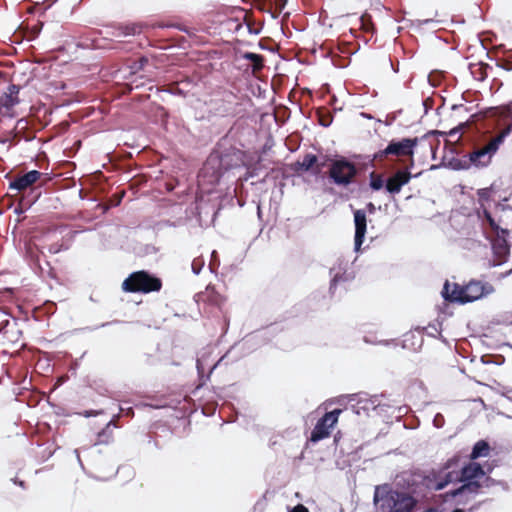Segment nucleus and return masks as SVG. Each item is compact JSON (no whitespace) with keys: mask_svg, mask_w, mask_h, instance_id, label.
<instances>
[{"mask_svg":"<svg viewBox=\"0 0 512 512\" xmlns=\"http://www.w3.org/2000/svg\"><path fill=\"white\" fill-rule=\"evenodd\" d=\"M148 62H149V60L147 57H145V56L139 57L138 59L132 61L131 64L129 65L130 72L132 74L138 73L139 71L144 69V67L148 64Z\"/></svg>","mask_w":512,"mask_h":512,"instance_id":"c9c22d12","label":"nucleus"},{"mask_svg":"<svg viewBox=\"0 0 512 512\" xmlns=\"http://www.w3.org/2000/svg\"><path fill=\"white\" fill-rule=\"evenodd\" d=\"M14 136H20L24 141L30 142L35 139V132L30 127L29 122L26 118H20L17 120L16 125L13 129Z\"/></svg>","mask_w":512,"mask_h":512,"instance_id":"412c9836","label":"nucleus"},{"mask_svg":"<svg viewBox=\"0 0 512 512\" xmlns=\"http://www.w3.org/2000/svg\"><path fill=\"white\" fill-rule=\"evenodd\" d=\"M512 133V122L496 137L500 139L501 144L505 141L506 137Z\"/></svg>","mask_w":512,"mask_h":512,"instance_id":"052dcab7","label":"nucleus"},{"mask_svg":"<svg viewBox=\"0 0 512 512\" xmlns=\"http://www.w3.org/2000/svg\"><path fill=\"white\" fill-rule=\"evenodd\" d=\"M269 4H274L275 9H268L267 12L270 14L272 19L278 18L282 10L285 8L288 0H264Z\"/></svg>","mask_w":512,"mask_h":512,"instance_id":"72a5a7b5","label":"nucleus"},{"mask_svg":"<svg viewBox=\"0 0 512 512\" xmlns=\"http://www.w3.org/2000/svg\"><path fill=\"white\" fill-rule=\"evenodd\" d=\"M373 503L377 512H413L418 499L408 489L385 483L375 487Z\"/></svg>","mask_w":512,"mask_h":512,"instance_id":"f03ea898","label":"nucleus"},{"mask_svg":"<svg viewBox=\"0 0 512 512\" xmlns=\"http://www.w3.org/2000/svg\"><path fill=\"white\" fill-rule=\"evenodd\" d=\"M466 126V122H461L457 126L450 129L447 133V136H455L459 132H461Z\"/></svg>","mask_w":512,"mask_h":512,"instance_id":"e2e57ef3","label":"nucleus"},{"mask_svg":"<svg viewBox=\"0 0 512 512\" xmlns=\"http://www.w3.org/2000/svg\"><path fill=\"white\" fill-rule=\"evenodd\" d=\"M330 285L329 294L331 297L336 295L339 286L349 283L353 276L347 272V263L338 259L337 263L329 269Z\"/></svg>","mask_w":512,"mask_h":512,"instance_id":"9b49d317","label":"nucleus"},{"mask_svg":"<svg viewBox=\"0 0 512 512\" xmlns=\"http://www.w3.org/2000/svg\"><path fill=\"white\" fill-rule=\"evenodd\" d=\"M456 149L451 148L449 153H445L441 159L440 164L432 165L430 170H436L440 167L448 168L453 171L468 170L469 165L467 164L466 155L462 157L455 156Z\"/></svg>","mask_w":512,"mask_h":512,"instance_id":"2eb2a0df","label":"nucleus"},{"mask_svg":"<svg viewBox=\"0 0 512 512\" xmlns=\"http://www.w3.org/2000/svg\"><path fill=\"white\" fill-rule=\"evenodd\" d=\"M44 310H45V314L52 315L56 311V304L54 302L47 301L44 304Z\"/></svg>","mask_w":512,"mask_h":512,"instance_id":"0e129e2a","label":"nucleus"},{"mask_svg":"<svg viewBox=\"0 0 512 512\" xmlns=\"http://www.w3.org/2000/svg\"><path fill=\"white\" fill-rule=\"evenodd\" d=\"M466 295V285H460L458 283L451 284L448 280L444 282L441 296L446 302L460 305L467 304L468 301H466Z\"/></svg>","mask_w":512,"mask_h":512,"instance_id":"4468645a","label":"nucleus"},{"mask_svg":"<svg viewBox=\"0 0 512 512\" xmlns=\"http://www.w3.org/2000/svg\"><path fill=\"white\" fill-rule=\"evenodd\" d=\"M318 164V156L313 153H306L303 159L290 164V169L296 173L311 172Z\"/></svg>","mask_w":512,"mask_h":512,"instance_id":"6ab92c4d","label":"nucleus"},{"mask_svg":"<svg viewBox=\"0 0 512 512\" xmlns=\"http://www.w3.org/2000/svg\"><path fill=\"white\" fill-rule=\"evenodd\" d=\"M120 415L125 416V417H130V418L134 417V409H133V407H131V406L124 407L123 405H120L119 406V413L113 417L114 420L116 418H118Z\"/></svg>","mask_w":512,"mask_h":512,"instance_id":"09e8293b","label":"nucleus"},{"mask_svg":"<svg viewBox=\"0 0 512 512\" xmlns=\"http://www.w3.org/2000/svg\"><path fill=\"white\" fill-rule=\"evenodd\" d=\"M288 512H309V510L303 504H297L292 508H288Z\"/></svg>","mask_w":512,"mask_h":512,"instance_id":"338daca9","label":"nucleus"},{"mask_svg":"<svg viewBox=\"0 0 512 512\" xmlns=\"http://www.w3.org/2000/svg\"><path fill=\"white\" fill-rule=\"evenodd\" d=\"M265 165L262 163V159L259 158L258 161L251 167L247 170V173H246V176H245V180H247L248 178H253V177H256L260 174L261 170L262 169H265Z\"/></svg>","mask_w":512,"mask_h":512,"instance_id":"58836bf2","label":"nucleus"},{"mask_svg":"<svg viewBox=\"0 0 512 512\" xmlns=\"http://www.w3.org/2000/svg\"><path fill=\"white\" fill-rule=\"evenodd\" d=\"M213 352L214 348L212 346H206L197 353L196 369L199 381L197 388L203 387L210 380L213 371L223 362L225 363V365L228 364V362H226V359L228 358L230 351L226 352L215 363L211 365L210 363L212 360Z\"/></svg>","mask_w":512,"mask_h":512,"instance_id":"0eeeda50","label":"nucleus"},{"mask_svg":"<svg viewBox=\"0 0 512 512\" xmlns=\"http://www.w3.org/2000/svg\"><path fill=\"white\" fill-rule=\"evenodd\" d=\"M161 288L162 280L146 270L132 272L122 283V290L128 293L148 294Z\"/></svg>","mask_w":512,"mask_h":512,"instance_id":"423d86ee","label":"nucleus"},{"mask_svg":"<svg viewBox=\"0 0 512 512\" xmlns=\"http://www.w3.org/2000/svg\"><path fill=\"white\" fill-rule=\"evenodd\" d=\"M492 187L490 188H482L478 190V196L480 200L488 201L490 199Z\"/></svg>","mask_w":512,"mask_h":512,"instance_id":"13d9d810","label":"nucleus"},{"mask_svg":"<svg viewBox=\"0 0 512 512\" xmlns=\"http://www.w3.org/2000/svg\"><path fill=\"white\" fill-rule=\"evenodd\" d=\"M445 419L441 413H437L433 418V425L436 428H442L444 426Z\"/></svg>","mask_w":512,"mask_h":512,"instance_id":"680f3d73","label":"nucleus"},{"mask_svg":"<svg viewBox=\"0 0 512 512\" xmlns=\"http://www.w3.org/2000/svg\"><path fill=\"white\" fill-rule=\"evenodd\" d=\"M441 81V72L440 71H432L428 75V82L432 87H437Z\"/></svg>","mask_w":512,"mask_h":512,"instance_id":"de8ad7c7","label":"nucleus"},{"mask_svg":"<svg viewBox=\"0 0 512 512\" xmlns=\"http://www.w3.org/2000/svg\"><path fill=\"white\" fill-rule=\"evenodd\" d=\"M118 29L121 35L134 36L141 33L142 27L137 23H129L120 25Z\"/></svg>","mask_w":512,"mask_h":512,"instance_id":"473e14b6","label":"nucleus"},{"mask_svg":"<svg viewBox=\"0 0 512 512\" xmlns=\"http://www.w3.org/2000/svg\"><path fill=\"white\" fill-rule=\"evenodd\" d=\"M402 188L403 186L401 183L394 181L391 177H389L385 191L391 195H396L401 192Z\"/></svg>","mask_w":512,"mask_h":512,"instance_id":"a19ab883","label":"nucleus"},{"mask_svg":"<svg viewBox=\"0 0 512 512\" xmlns=\"http://www.w3.org/2000/svg\"><path fill=\"white\" fill-rule=\"evenodd\" d=\"M359 174L357 165L347 157L335 154L331 160V167L327 172L329 183L339 187H348L354 183V179Z\"/></svg>","mask_w":512,"mask_h":512,"instance_id":"20e7f679","label":"nucleus"},{"mask_svg":"<svg viewBox=\"0 0 512 512\" xmlns=\"http://www.w3.org/2000/svg\"><path fill=\"white\" fill-rule=\"evenodd\" d=\"M21 90L20 85L10 84L5 92L7 95H10L13 98H19V92Z\"/></svg>","mask_w":512,"mask_h":512,"instance_id":"5fc2aeb1","label":"nucleus"},{"mask_svg":"<svg viewBox=\"0 0 512 512\" xmlns=\"http://www.w3.org/2000/svg\"><path fill=\"white\" fill-rule=\"evenodd\" d=\"M441 325H442V323L439 321L437 324L429 323L428 326L426 327L427 329L424 332H426V334L429 337H436L434 332H437L439 334V332H441Z\"/></svg>","mask_w":512,"mask_h":512,"instance_id":"8fccbe9b","label":"nucleus"},{"mask_svg":"<svg viewBox=\"0 0 512 512\" xmlns=\"http://www.w3.org/2000/svg\"><path fill=\"white\" fill-rule=\"evenodd\" d=\"M497 208L500 209L503 213L501 217L511 218L512 219V207L503 203H499L497 205ZM483 216L487 223L490 225V227L493 229H498L500 227V223L503 222V219L500 218L498 222L495 221L491 213L486 209L483 208Z\"/></svg>","mask_w":512,"mask_h":512,"instance_id":"5701e85b","label":"nucleus"},{"mask_svg":"<svg viewBox=\"0 0 512 512\" xmlns=\"http://www.w3.org/2000/svg\"><path fill=\"white\" fill-rule=\"evenodd\" d=\"M467 291V299L468 303L477 301L484 296H487L494 292V287L488 282H481L476 280H471L466 285Z\"/></svg>","mask_w":512,"mask_h":512,"instance_id":"f3484780","label":"nucleus"},{"mask_svg":"<svg viewBox=\"0 0 512 512\" xmlns=\"http://www.w3.org/2000/svg\"><path fill=\"white\" fill-rule=\"evenodd\" d=\"M389 155H392V154H391L390 145L388 143L387 146L384 149H381V150L373 153L372 155H365V156L354 155L353 157L356 158V159H364V160L367 161V164L370 167L376 168L377 167L376 162L380 163L383 158H385V157H387Z\"/></svg>","mask_w":512,"mask_h":512,"instance_id":"393cba45","label":"nucleus"},{"mask_svg":"<svg viewBox=\"0 0 512 512\" xmlns=\"http://www.w3.org/2000/svg\"><path fill=\"white\" fill-rule=\"evenodd\" d=\"M480 361L485 364H493V354H484L481 356Z\"/></svg>","mask_w":512,"mask_h":512,"instance_id":"774afa93","label":"nucleus"},{"mask_svg":"<svg viewBox=\"0 0 512 512\" xmlns=\"http://www.w3.org/2000/svg\"><path fill=\"white\" fill-rule=\"evenodd\" d=\"M501 319H497V324L512 325V313H504L499 316Z\"/></svg>","mask_w":512,"mask_h":512,"instance_id":"4d7b16f0","label":"nucleus"},{"mask_svg":"<svg viewBox=\"0 0 512 512\" xmlns=\"http://www.w3.org/2000/svg\"><path fill=\"white\" fill-rule=\"evenodd\" d=\"M89 387L98 395L112 398V392L102 379H94L89 383Z\"/></svg>","mask_w":512,"mask_h":512,"instance_id":"7c9ffc66","label":"nucleus"},{"mask_svg":"<svg viewBox=\"0 0 512 512\" xmlns=\"http://www.w3.org/2000/svg\"><path fill=\"white\" fill-rule=\"evenodd\" d=\"M492 468L488 467L487 470L478 462H474L472 460L469 463H466L460 470V475L458 477L462 478H472V479H481L487 473H491Z\"/></svg>","mask_w":512,"mask_h":512,"instance_id":"a211bd4d","label":"nucleus"},{"mask_svg":"<svg viewBox=\"0 0 512 512\" xmlns=\"http://www.w3.org/2000/svg\"><path fill=\"white\" fill-rule=\"evenodd\" d=\"M438 22H439L438 20H435L432 18L416 19V20L411 21V26L419 29L424 25L434 24V23H438Z\"/></svg>","mask_w":512,"mask_h":512,"instance_id":"49530a36","label":"nucleus"},{"mask_svg":"<svg viewBox=\"0 0 512 512\" xmlns=\"http://www.w3.org/2000/svg\"><path fill=\"white\" fill-rule=\"evenodd\" d=\"M42 173L38 170H30L22 175L15 176L10 179L8 189L15 190L20 193H26L28 195L22 200V205H26V208H31L34 203L39 199L41 195V187H34L33 185L40 180Z\"/></svg>","mask_w":512,"mask_h":512,"instance_id":"39448f33","label":"nucleus"},{"mask_svg":"<svg viewBox=\"0 0 512 512\" xmlns=\"http://www.w3.org/2000/svg\"><path fill=\"white\" fill-rule=\"evenodd\" d=\"M19 103H20V99L19 98H13L10 95H7L6 93H3L0 96V114L4 115V113L2 112L3 109L5 111H9L13 107L18 105Z\"/></svg>","mask_w":512,"mask_h":512,"instance_id":"2f4dec72","label":"nucleus"},{"mask_svg":"<svg viewBox=\"0 0 512 512\" xmlns=\"http://www.w3.org/2000/svg\"><path fill=\"white\" fill-rule=\"evenodd\" d=\"M377 208L372 202H368L365 206V209L355 210L354 215V226H355V234H354V251L356 253L360 252L362 244L365 240V235L367 232V216L366 214H374Z\"/></svg>","mask_w":512,"mask_h":512,"instance_id":"1a4fd4ad","label":"nucleus"},{"mask_svg":"<svg viewBox=\"0 0 512 512\" xmlns=\"http://www.w3.org/2000/svg\"><path fill=\"white\" fill-rule=\"evenodd\" d=\"M125 323L124 321L122 320H118V319H114V320H111V321H108V322H103L99 325H96V326H93V327H86L84 328V330H87V331H95L97 329H100V328H104V327H108V326H112V325H117V324H123Z\"/></svg>","mask_w":512,"mask_h":512,"instance_id":"a18cd8bd","label":"nucleus"},{"mask_svg":"<svg viewBox=\"0 0 512 512\" xmlns=\"http://www.w3.org/2000/svg\"><path fill=\"white\" fill-rule=\"evenodd\" d=\"M454 481H458L461 484L457 488L451 489L444 494L445 502H448L450 499L461 497L466 492L477 494L479 489L482 487L480 479L462 478L458 477L457 474H454Z\"/></svg>","mask_w":512,"mask_h":512,"instance_id":"f8f14e48","label":"nucleus"},{"mask_svg":"<svg viewBox=\"0 0 512 512\" xmlns=\"http://www.w3.org/2000/svg\"><path fill=\"white\" fill-rule=\"evenodd\" d=\"M418 144V137H406L401 139H392L389 141L391 154L397 157L412 158L415 154V150Z\"/></svg>","mask_w":512,"mask_h":512,"instance_id":"ddd939ff","label":"nucleus"},{"mask_svg":"<svg viewBox=\"0 0 512 512\" xmlns=\"http://www.w3.org/2000/svg\"><path fill=\"white\" fill-rule=\"evenodd\" d=\"M454 471L439 477L434 471L429 474L421 470L403 471L395 478L394 486L412 491L415 497L424 496L426 490L440 491L454 482Z\"/></svg>","mask_w":512,"mask_h":512,"instance_id":"7ed1b4c3","label":"nucleus"},{"mask_svg":"<svg viewBox=\"0 0 512 512\" xmlns=\"http://www.w3.org/2000/svg\"><path fill=\"white\" fill-rule=\"evenodd\" d=\"M331 428H333V426L329 422H326L323 417H320L310 433L309 440L312 443H317L327 438L330 435Z\"/></svg>","mask_w":512,"mask_h":512,"instance_id":"aec40b11","label":"nucleus"},{"mask_svg":"<svg viewBox=\"0 0 512 512\" xmlns=\"http://www.w3.org/2000/svg\"><path fill=\"white\" fill-rule=\"evenodd\" d=\"M388 178H384L382 174L371 172L369 174V187L372 191L386 189Z\"/></svg>","mask_w":512,"mask_h":512,"instance_id":"c85d7f7f","label":"nucleus"},{"mask_svg":"<svg viewBox=\"0 0 512 512\" xmlns=\"http://www.w3.org/2000/svg\"><path fill=\"white\" fill-rule=\"evenodd\" d=\"M493 232L495 237L490 239V243L493 254L498 260L493 266H497L505 262L510 255V244L508 242L510 232L507 228L501 226L498 229H493Z\"/></svg>","mask_w":512,"mask_h":512,"instance_id":"9d476101","label":"nucleus"},{"mask_svg":"<svg viewBox=\"0 0 512 512\" xmlns=\"http://www.w3.org/2000/svg\"><path fill=\"white\" fill-rule=\"evenodd\" d=\"M341 412V409L336 408L331 411L325 412L322 417L326 420V422H329L334 427V425H336L338 422V417L341 414Z\"/></svg>","mask_w":512,"mask_h":512,"instance_id":"ea45409f","label":"nucleus"},{"mask_svg":"<svg viewBox=\"0 0 512 512\" xmlns=\"http://www.w3.org/2000/svg\"><path fill=\"white\" fill-rule=\"evenodd\" d=\"M388 407L385 404L379 402V395H372L369 398H365V404L362 406L351 405V410L354 414L360 415V410L368 412L369 410H379L380 412L386 411L384 408Z\"/></svg>","mask_w":512,"mask_h":512,"instance_id":"4be33fe9","label":"nucleus"},{"mask_svg":"<svg viewBox=\"0 0 512 512\" xmlns=\"http://www.w3.org/2000/svg\"><path fill=\"white\" fill-rule=\"evenodd\" d=\"M226 138H222L206 159L200 170L201 176L211 184L219 183L228 172L244 166L245 153L234 146L226 147Z\"/></svg>","mask_w":512,"mask_h":512,"instance_id":"f257e3e1","label":"nucleus"},{"mask_svg":"<svg viewBox=\"0 0 512 512\" xmlns=\"http://www.w3.org/2000/svg\"><path fill=\"white\" fill-rule=\"evenodd\" d=\"M270 174L273 176V178H274V179H278L279 177H281L282 179H287V178L289 177V176H288V175H287V174H286L282 169H280V168H277V169L272 168V169L270 170V172H268V173L265 175V177H264L263 181H265V179H266Z\"/></svg>","mask_w":512,"mask_h":512,"instance_id":"3c124183","label":"nucleus"},{"mask_svg":"<svg viewBox=\"0 0 512 512\" xmlns=\"http://www.w3.org/2000/svg\"><path fill=\"white\" fill-rule=\"evenodd\" d=\"M165 27L176 28V29L186 33L188 36H194L195 32H196L195 29L188 28L187 26L181 25V24H169V25H166Z\"/></svg>","mask_w":512,"mask_h":512,"instance_id":"603ef678","label":"nucleus"},{"mask_svg":"<svg viewBox=\"0 0 512 512\" xmlns=\"http://www.w3.org/2000/svg\"><path fill=\"white\" fill-rule=\"evenodd\" d=\"M501 146L500 139L496 137L484 148H479L471 153L465 154L469 169L485 168L490 165L492 157L497 153Z\"/></svg>","mask_w":512,"mask_h":512,"instance_id":"6e6552de","label":"nucleus"},{"mask_svg":"<svg viewBox=\"0 0 512 512\" xmlns=\"http://www.w3.org/2000/svg\"><path fill=\"white\" fill-rule=\"evenodd\" d=\"M203 265H204V262L201 261L200 263H197L196 260H194L192 262V272L195 274V275H199L202 271V268H203Z\"/></svg>","mask_w":512,"mask_h":512,"instance_id":"69168bd1","label":"nucleus"},{"mask_svg":"<svg viewBox=\"0 0 512 512\" xmlns=\"http://www.w3.org/2000/svg\"><path fill=\"white\" fill-rule=\"evenodd\" d=\"M159 91L166 92V93H169V94L175 95V96H181V97L186 96V92L182 88L179 87V83L170 88H162Z\"/></svg>","mask_w":512,"mask_h":512,"instance_id":"c03bdc74","label":"nucleus"},{"mask_svg":"<svg viewBox=\"0 0 512 512\" xmlns=\"http://www.w3.org/2000/svg\"><path fill=\"white\" fill-rule=\"evenodd\" d=\"M361 26L366 30L369 31L370 26L372 25V17L368 13H364L359 18Z\"/></svg>","mask_w":512,"mask_h":512,"instance_id":"864d4df0","label":"nucleus"},{"mask_svg":"<svg viewBox=\"0 0 512 512\" xmlns=\"http://www.w3.org/2000/svg\"><path fill=\"white\" fill-rule=\"evenodd\" d=\"M349 399V402H356L357 407L365 404V398H369V395L365 392H360L356 394H350L346 396Z\"/></svg>","mask_w":512,"mask_h":512,"instance_id":"37998d69","label":"nucleus"},{"mask_svg":"<svg viewBox=\"0 0 512 512\" xmlns=\"http://www.w3.org/2000/svg\"><path fill=\"white\" fill-rule=\"evenodd\" d=\"M258 47L261 49V50H264V51H269V52H276L277 49L274 45V42L271 38L269 37H266V38H262L259 42H258Z\"/></svg>","mask_w":512,"mask_h":512,"instance_id":"79ce46f5","label":"nucleus"},{"mask_svg":"<svg viewBox=\"0 0 512 512\" xmlns=\"http://www.w3.org/2000/svg\"><path fill=\"white\" fill-rule=\"evenodd\" d=\"M421 174H422V172H419L417 174H412L409 171V167H404L402 169L397 170L391 176V178H392V180L401 183V185L404 187L411 181V179L418 178V177H420Z\"/></svg>","mask_w":512,"mask_h":512,"instance_id":"cd10ccee","label":"nucleus"},{"mask_svg":"<svg viewBox=\"0 0 512 512\" xmlns=\"http://www.w3.org/2000/svg\"><path fill=\"white\" fill-rule=\"evenodd\" d=\"M317 116H318V123L322 127L327 128L333 122V115L328 111L320 110V111H318Z\"/></svg>","mask_w":512,"mask_h":512,"instance_id":"e433bc0d","label":"nucleus"},{"mask_svg":"<svg viewBox=\"0 0 512 512\" xmlns=\"http://www.w3.org/2000/svg\"><path fill=\"white\" fill-rule=\"evenodd\" d=\"M424 108V114L427 115L429 111L433 108L434 100L432 97H427L422 102Z\"/></svg>","mask_w":512,"mask_h":512,"instance_id":"bf43d9fd","label":"nucleus"},{"mask_svg":"<svg viewBox=\"0 0 512 512\" xmlns=\"http://www.w3.org/2000/svg\"><path fill=\"white\" fill-rule=\"evenodd\" d=\"M426 329L427 328L423 326H416L410 331L404 333L401 342L402 348L412 350L414 352L420 351L424 343L422 334Z\"/></svg>","mask_w":512,"mask_h":512,"instance_id":"dca6fc26","label":"nucleus"},{"mask_svg":"<svg viewBox=\"0 0 512 512\" xmlns=\"http://www.w3.org/2000/svg\"><path fill=\"white\" fill-rule=\"evenodd\" d=\"M117 424L112 418L105 427L97 433V440L91 448H96L100 444H109L113 440V428H117Z\"/></svg>","mask_w":512,"mask_h":512,"instance_id":"b1692460","label":"nucleus"},{"mask_svg":"<svg viewBox=\"0 0 512 512\" xmlns=\"http://www.w3.org/2000/svg\"><path fill=\"white\" fill-rule=\"evenodd\" d=\"M491 69V66L484 62H479L477 64L470 63L469 64V70L472 75V77L477 81H485L488 73L487 70Z\"/></svg>","mask_w":512,"mask_h":512,"instance_id":"a878e982","label":"nucleus"},{"mask_svg":"<svg viewBox=\"0 0 512 512\" xmlns=\"http://www.w3.org/2000/svg\"><path fill=\"white\" fill-rule=\"evenodd\" d=\"M335 158V155L326 154L321 158V161L318 160V164L316 165L315 169L312 170V175L315 177H318L322 169L326 166L331 167V160Z\"/></svg>","mask_w":512,"mask_h":512,"instance_id":"f704fd0d","label":"nucleus"},{"mask_svg":"<svg viewBox=\"0 0 512 512\" xmlns=\"http://www.w3.org/2000/svg\"><path fill=\"white\" fill-rule=\"evenodd\" d=\"M496 485L501 486V488L503 490H508L509 489L508 483L506 481L495 480L494 478H492L490 476L485 477V479L482 482V487H485V488H491V487L496 486Z\"/></svg>","mask_w":512,"mask_h":512,"instance_id":"4c0bfd02","label":"nucleus"},{"mask_svg":"<svg viewBox=\"0 0 512 512\" xmlns=\"http://www.w3.org/2000/svg\"><path fill=\"white\" fill-rule=\"evenodd\" d=\"M241 58L252 62L254 71H259L264 67V57L261 54L246 51L241 54Z\"/></svg>","mask_w":512,"mask_h":512,"instance_id":"c756f323","label":"nucleus"},{"mask_svg":"<svg viewBox=\"0 0 512 512\" xmlns=\"http://www.w3.org/2000/svg\"><path fill=\"white\" fill-rule=\"evenodd\" d=\"M490 449L491 447L487 440H479L472 447L470 459L476 460L480 457H486L489 454Z\"/></svg>","mask_w":512,"mask_h":512,"instance_id":"bb28decb","label":"nucleus"},{"mask_svg":"<svg viewBox=\"0 0 512 512\" xmlns=\"http://www.w3.org/2000/svg\"><path fill=\"white\" fill-rule=\"evenodd\" d=\"M496 65L506 71H512V56L507 58L505 61H497Z\"/></svg>","mask_w":512,"mask_h":512,"instance_id":"6e6d98bb","label":"nucleus"}]
</instances>
